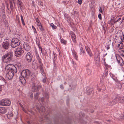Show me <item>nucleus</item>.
<instances>
[{
  "mask_svg": "<svg viewBox=\"0 0 124 124\" xmlns=\"http://www.w3.org/2000/svg\"><path fill=\"white\" fill-rule=\"evenodd\" d=\"M87 72L88 75H90L91 73V71L90 69H88L87 70Z\"/></svg>",
  "mask_w": 124,
  "mask_h": 124,
  "instance_id": "nucleus-43",
  "label": "nucleus"
},
{
  "mask_svg": "<svg viewBox=\"0 0 124 124\" xmlns=\"http://www.w3.org/2000/svg\"><path fill=\"white\" fill-rule=\"evenodd\" d=\"M53 53L54 55V57L53 58V62L54 64L55 63V60L57 59V55L54 51L53 52Z\"/></svg>",
  "mask_w": 124,
  "mask_h": 124,
  "instance_id": "nucleus-24",
  "label": "nucleus"
},
{
  "mask_svg": "<svg viewBox=\"0 0 124 124\" xmlns=\"http://www.w3.org/2000/svg\"><path fill=\"white\" fill-rule=\"evenodd\" d=\"M119 98H118V97H116L115 99H114L112 101V105H114L116 104L117 103V102L118 101V100H119Z\"/></svg>",
  "mask_w": 124,
  "mask_h": 124,
  "instance_id": "nucleus-23",
  "label": "nucleus"
},
{
  "mask_svg": "<svg viewBox=\"0 0 124 124\" xmlns=\"http://www.w3.org/2000/svg\"><path fill=\"white\" fill-rule=\"evenodd\" d=\"M100 57L99 55H98L96 58V59H95L96 60V63H98L99 62Z\"/></svg>",
  "mask_w": 124,
  "mask_h": 124,
  "instance_id": "nucleus-38",
  "label": "nucleus"
},
{
  "mask_svg": "<svg viewBox=\"0 0 124 124\" xmlns=\"http://www.w3.org/2000/svg\"><path fill=\"white\" fill-rule=\"evenodd\" d=\"M110 66L108 65H105L106 69L104 73V74L105 76H106L107 75L108 73V68H110Z\"/></svg>",
  "mask_w": 124,
  "mask_h": 124,
  "instance_id": "nucleus-22",
  "label": "nucleus"
},
{
  "mask_svg": "<svg viewBox=\"0 0 124 124\" xmlns=\"http://www.w3.org/2000/svg\"><path fill=\"white\" fill-rule=\"evenodd\" d=\"M40 30L41 31H43L44 30L43 28V27L42 25L39 26V27Z\"/></svg>",
  "mask_w": 124,
  "mask_h": 124,
  "instance_id": "nucleus-42",
  "label": "nucleus"
},
{
  "mask_svg": "<svg viewBox=\"0 0 124 124\" xmlns=\"http://www.w3.org/2000/svg\"><path fill=\"white\" fill-rule=\"evenodd\" d=\"M92 89H91V90H90V91H89L88 90H87V93H88V94H90L92 93Z\"/></svg>",
  "mask_w": 124,
  "mask_h": 124,
  "instance_id": "nucleus-49",
  "label": "nucleus"
},
{
  "mask_svg": "<svg viewBox=\"0 0 124 124\" xmlns=\"http://www.w3.org/2000/svg\"><path fill=\"white\" fill-rule=\"evenodd\" d=\"M22 109L26 113V112L25 109H24V108H23V107L22 108Z\"/></svg>",
  "mask_w": 124,
  "mask_h": 124,
  "instance_id": "nucleus-56",
  "label": "nucleus"
},
{
  "mask_svg": "<svg viewBox=\"0 0 124 124\" xmlns=\"http://www.w3.org/2000/svg\"><path fill=\"white\" fill-rule=\"evenodd\" d=\"M7 108L4 107H0V113L2 114L5 113L7 111Z\"/></svg>",
  "mask_w": 124,
  "mask_h": 124,
  "instance_id": "nucleus-19",
  "label": "nucleus"
},
{
  "mask_svg": "<svg viewBox=\"0 0 124 124\" xmlns=\"http://www.w3.org/2000/svg\"><path fill=\"white\" fill-rule=\"evenodd\" d=\"M39 95V94L38 93H36L34 95V98L35 99H38V96Z\"/></svg>",
  "mask_w": 124,
  "mask_h": 124,
  "instance_id": "nucleus-40",
  "label": "nucleus"
},
{
  "mask_svg": "<svg viewBox=\"0 0 124 124\" xmlns=\"http://www.w3.org/2000/svg\"><path fill=\"white\" fill-rule=\"evenodd\" d=\"M21 20L22 22V24L23 25H25V23L23 16L22 15H21Z\"/></svg>",
  "mask_w": 124,
  "mask_h": 124,
  "instance_id": "nucleus-33",
  "label": "nucleus"
},
{
  "mask_svg": "<svg viewBox=\"0 0 124 124\" xmlns=\"http://www.w3.org/2000/svg\"><path fill=\"white\" fill-rule=\"evenodd\" d=\"M14 72L13 70H12L8 71L6 74V78L8 80L11 79L14 75Z\"/></svg>",
  "mask_w": 124,
  "mask_h": 124,
  "instance_id": "nucleus-11",
  "label": "nucleus"
},
{
  "mask_svg": "<svg viewBox=\"0 0 124 124\" xmlns=\"http://www.w3.org/2000/svg\"><path fill=\"white\" fill-rule=\"evenodd\" d=\"M50 26L52 27V28L53 29H56L57 28V27L54 25L53 23H51L50 24Z\"/></svg>",
  "mask_w": 124,
  "mask_h": 124,
  "instance_id": "nucleus-35",
  "label": "nucleus"
},
{
  "mask_svg": "<svg viewBox=\"0 0 124 124\" xmlns=\"http://www.w3.org/2000/svg\"><path fill=\"white\" fill-rule=\"evenodd\" d=\"M21 43V41L18 39L16 38H13L11 42V46L13 48L19 45Z\"/></svg>",
  "mask_w": 124,
  "mask_h": 124,
  "instance_id": "nucleus-3",
  "label": "nucleus"
},
{
  "mask_svg": "<svg viewBox=\"0 0 124 124\" xmlns=\"http://www.w3.org/2000/svg\"><path fill=\"white\" fill-rule=\"evenodd\" d=\"M118 97V98H119V100L118 101H120V102L121 103H124V97H120L119 96Z\"/></svg>",
  "mask_w": 124,
  "mask_h": 124,
  "instance_id": "nucleus-28",
  "label": "nucleus"
},
{
  "mask_svg": "<svg viewBox=\"0 0 124 124\" xmlns=\"http://www.w3.org/2000/svg\"><path fill=\"white\" fill-rule=\"evenodd\" d=\"M36 56L39 65V69L42 74L44 73V70L43 68V64L41 62V60L37 53H36Z\"/></svg>",
  "mask_w": 124,
  "mask_h": 124,
  "instance_id": "nucleus-6",
  "label": "nucleus"
},
{
  "mask_svg": "<svg viewBox=\"0 0 124 124\" xmlns=\"http://www.w3.org/2000/svg\"><path fill=\"white\" fill-rule=\"evenodd\" d=\"M85 48L87 53L90 57H91L93 56V54L90 49L88 46H86Z\"/></svg>",
  "mask_w": 124,
  "mask_h": 124,
  "instance_id": "nucleus-18",
  "label": "nucleus"
},
{
  "mask_svg": "<svg viewBox=\"0 0 124 124\" xmlns=\"http://www.w3.org/2000/svg\"><path fill=\"white\" fill-rule=\"evenodd\" d=\"M32 67L34 69L36 70L38 68L37 62L36 60H34L32 62Z\"/></svg>",
  "mask_w": 124,
  "mask_h": 124,
  "instance_id": "nucleus-16",
  "label": "nucleus"
},
{
  "mask_svg": "<svg viewBox=\"0 0 124 124\" xmlns=\"http://www.w3.org/2000/svg\"><path fill=\"white\" fill-rule=\"evenodd\" d=\"M11 103L10 101L7 99H3L0 101V105L9 106Z\"/></svg>",
  "mask_w": 124,
  "mask_h": 124,
  "instance_id": "nucleus-7",
  "label": "nucleus"
},
{
  "mask_svg": "<svg viewBox=\"0 0 124 124\" xmlns=\"http://www.w3.org/2000/svg\"><path fill=\"white\" fill-rule=\"evenodd\" d=\"M116 57L118 64L120 66H123L124 65V62L123 59L118 55H116Z\"/></svg>",
  "mask_w": 124,
  "mask_h": 124,
  "instance_id": "nucleus-9",
  "label": "nucleus"
},
{
  "mask_svg": "<svg viewBox=\"0 0 124 124\" xmlns=\"http://www.w3.org/2000/svg\"><path fill=\"white\" fill-rule=\"evenodd\" d=\"M72 64H73V66H75L76 65V63L75 62H74L73 61H72Z\"/></svg>",
  "mask_w": 124,
  "mask_h": 124,
  "instance_id": "nucleus-54",
  "label": "nucleus"
},
{
  "mask_svg": "<svg viewBox=\"0 0 124 124\" xmlns=\"http://www.w3.org/2000/svg\"><path fill=\"white\" fill-rule=\"evenodd\" d=\"M41 53L42 54L44 55H45L46 54L45 52L43 50V51Z\"/></svg>",
  "mask_w": 124,
  "mask_h": 124,
  "instance_id": "nucleus-51",
  "label": "nucleus"
},
{
  "mask_svg": "<svg viewBox=\"0 0 124 124\" xmlns=\"http://www.w3.org/2000/svg\"><path fill=\"white\" fill-rule=\"evenodd\" d=\"M5 69L8 71L13 70L15 73H16L17 70L16 68L12 64H8L5 67Z\"/></svg>",
  "mask_w": 124,
  "mask_h": 124,
  "instance_id": "nucleus-4",
  "label": "nucleus"
},
{
  "mask_svg": "<svg viewBox=\"0 0 124 124\" xmlns=\"http://www.w3.org/2000/svg\"><path fill=\"white\" fill-rule=\"evenodd\" d=\"M36 108L40 113L42 112L43 113L45 111V108L43 106H41L40 109L39 107H36Z\"/></svg>",
  "mask_w": 124,
  "mask_h": 124,
  "instance_id": "nucleus-21",
  "label": "nucleus"
},
{
  "mask_svg": "<svg viewBox=\"0 0 124 124\" xmlns=\"http://www.w3.org/2000/svg\"><path fill=\"white\" fill-rule=\"evenodd\" d=\"M24 78H25L23 77V78L21 77H19V80L24 85H25L26 83V79Z\"/></svg>",
  "mask_w": 124,
  "mask_h": 124,
  "instance_id": "nucleus-20",
  "label": "nucleus"
},
{
  "mask_svg": "<svg viewBox=\"0 0 124 124\" xmlns=\"http://www.w3.org/2000/svg\"><path fill=\"white\" fill-rule=\"evenodd\" d=\"M31 97V98H33V96L32 95V94H31L30 95Z\"/></svg>",
  "mask_w": 124,
  "mask_h": 124,
  "instance_id": "nucleus-63",
  "label": "nucleus"
},
{
  "mask_svg": "<svg viewBox=\"0 0 124 124\" xmlns=\"http://www.w3.org/2000/svg\"><path fill=\"white\" fill-rule=\"evenodd\" d=\"M115 20H114L113 19H111V20L108 22V23L111 24H113L116 22H115Z\"/></svg>",
  "mask_w": 124,
  "mask_h": 124,
  "instance_id": "nucleus-34",
  "label": "nucleus"
},
{
  "mask_svg": "<svg viewBox=\"0 0 124 124\" xmlns=\"http://www.w3.org/2000/svg\"><path fill=\"white\" fill-rule=\"evenodd\" d=\"M9 2L10 8L11 10H13L14 9V7H13L12 2L10 0H9Z\"/></svg>",
  "mask_w": 124,
  "mask_h": 124,
  "instance_id": "nucleus-31",
  "label": "nucleus"
},
{
  "mask_svg": "<svg viewBox=\"0 0 124 124\" xmlns=\"http://www.w3.org/2000/svg\"><path fill=\"white\" fill-rule=\"evenodd\" d=\"M122 40L123 41L124 40V34L123 35Z\"/></svg>",
  "mask_w": 124,
  "mask_h": 124,
  "instance_id": "nucleus-55",
  "label": "nucleus"
},
{
  "mask_svg": "<svg viewBox=\"0 0 124 124\" xmlns=\"http://www.w3.org/2000/svg\"><path fill=\"white\" fill-rule=\"evenodd\" d=\"M59 53V55H60L61 52L60 50H59L58 51Z\"/></svg>",
  "mask_w": 124,
  "mask_h": 124,
  "instance_id": "nucleus-61",
  "label": "nucleus"
},
{
  "mask_svg": "<svg viewBox=\"0 0 124 124\" xmlns=\"http://www.w3.org/2000/svg\"><path fill=\"white\" fill-rule=\"evenodd\" d=\"M46 78L45 77L43 79L42 81L44 83H45L46 82Z\"/></svg>",
  "mask_w": 124,
  "mask_h": 124,
  "instance_id": "nucleus-44",
  "label": "nucleus"
},
{
  "mask_svg": "<svg viewBox=\"0 0 124 124\" xmlns=\"http://www.w3.org/2000/svg\"><path fill=\"white\" fill-rule=\"evenodd\" d=\"M32 28L33 30V31L35 34L37 33V32L35 28L34 27L33 25H32Z\"/></svg>",
  "mask_w": 124,
  "mask_h": 124,
  "instance_id": "nucleus-39",
  "label": "nucleus"
},
{
  "mask_svg": "<svg viewBox=\"0 0 124 124\" xmlns=\"http://www.w3.org/2000/svg\"><path fill=\"white\" fill-rule=\"evenodd\" d=\"M9 44L8 41L3 42L2 44V47L4 49H7L9 48Z\"/></svg>",
  "mask_w": 124,
  "mask_h": 124,
  "instance_id": "nucleus-15",
  "label": "nucleus"
},
{
  "mask_svg": "<svg viewBox=\"0 0 124 124\" xmlns=\"http://www.w3.org/2000/svg\"><path fill=\"white\" fill-rule=\"evenodd\" d=\"M16 19L17 20H18L19 22H20L19 19L17 16H16Z\"/></svg>",
  "mask_w": 124,
  "mask_h": 124,
  "instance_id": "nucleus-52",
  "label": "nucleus"
},
{
  "mask_svg": "<svg viewBox=\"0 0 124 124\" xmlns=\"http://www.w3.org/2000/svg\"><path fill=\"white\" fill-rule=\"evenodd\" d=\"M13 54L11 52H9L4 55L2 57V62L4 63H8L12 61V57Z\"/></svg>",
  "mask_w": 124,
  "mask_h": 124,
  "instance_id": "nucleus-1",
  "label": "nucleus"
},
{
  "mask_svg": "<svg viewBox=\"0 0 124 124\" xmlns=\"http://www.w3.org/2000/svg\"><path fill=\"white\" fill-rule=\"evenodd\" d=\"M117 46L119 49V50H121L123 49L124 45L122 43H121L118 45Z\"/></svg>",
  "mask_w": 124,
  "mask_h": 124,
  "instance_id": "nucleus-25",
  "label": "nucleus"
},
{
  "mask_svg": "<svg viewBox=\"0 0 124 124\" xmlns=\"http://www.w3.org/2000/svg\"><path fill=\"white\" fill-rule=\"evenodd\" d=\"M118 52L120 53V55L124 58V51L122 49L119 50Z\"/></svg>",
  "mask_w": 124,
  "mask_h": 124,
  "instance_id": "nucleus-27",
  "label": "nucleus"
},
{
  "mask_svg": "<svg viewBox=\"0 0 124 124\" xmlns=\"http://www.w3.org/2000/svg\"><path fill=\"white\" fill-rule=\"evenodd\" d=\"M60 87L62 89H64V87L62 85H60Z\"/></svg>",
  "mask_w": 124,
  "mask_h": 124,
  "instance_id": "nucleus-50",
  "label": "nucleus"
},
{
  "mask_svg": "<svg viewBox=\"0 0 124 124\" xmlns=\"http://www.w3.org/2000/svg\"><path fill=\"white\" fill-rule=\"evenodd\" d=\"M30 72V71L29 70L27 69L22 71L21 75L23 77L28 78H29Z\"/></svg>",
  "mask_w": 124,
  "mask_h": 124,
  "instance_id": "nucleus-8",
  "label": "nucleus"
},
{
  "mask_svg": "<svg viewBox=\"0 0 124 124\" xmlns=\"http://www.w3.org/2000/svg\"><path fill=\"white\" fill-rule=\"evenodd\" d=\"M79 47L80 50L81 51V52L83 53H85V51H84L83 50V47H82V45L81 44H79Z\"/></svg>",
  "mask_w": 124,
  "mask_h": 124,
  "instance_id": "nucleus-29",
  "label": "nucleus"
},
{
  "mask_svg": "<svg viewBox=\"0 0 124 124\" xmlns=\"http://www.w3.org/2000/svg\"><path fill=\"white\" fill-rule=\"evenodd\" d=\"M2 87L1 86H0V92L2 91Z\"/></svg>",
  "mask_w": 124,
  "mask_h": 124,
  "instance_id": "nucleus-59",
  "label": "nucleus"
},
{
  "mask_svg": "<svg viewBox=\"0 0 124 124\" xmlns=\"http://www.w3.org/2000/svg\"><path fill=\"white\" fill-rule=\"evenodd\" d=\"M82 0H78V3L80 5L82 3Z\"/></svg>",
  "mask_w": 124,
  "mask_h": 124,
  "instance_id": "nucleus-47",
  "label": "nucleus"
},
{
  "mask_svg": "<svg viewBox=\"0 0 124 124\" xmlns=\"http://www.w3.org/2000/svg\"><path fill=\"white\" fill-rule=\"evenodd\" d=\"M122 36L123 33L119 31L116 33L115 40L116 43L119 44L122 42Z\"/></svg>",
  "mask_w": 124,
  "mask_h": 124,
  "instance_id": "nucleus-2",
  "label": "nucleus"
},
{
  "mask_svg": "<svg viewBox=\"0 0 124 124\" xmlns=\"http://www.w3.org/2000/svg\"><path fill=\"white\" fill-rule=\"evenodd\" d=\"M13 3L14 4V5L15 6V4H16V1H13Z\"/></svg>",
  "mask_w": 124,
  "mask_h": 124,
  "instance_id": "nucleus-60",
  "label": "nucleus"
},
{
  "mask_svg": "<svg viewBox=\"0 0 124 124\" xmlns=\"http://www.w3.org/2000/svg\"><path fill=\"white\" fill-rule=\"evenodd\" d=\"M124 20V17L122 18V20L121 21V23L123 22Z\"/></svg>",
  "mask_w": 124,
  "mask_h": 124,
  "instance_id": "nucleus-62",
  "label": "nucleus"
},
{
  "mask_svg": "<svg viewBox=\"0 0 124 124\" xmlns=\"http://www.w3.org/2000/svg\"><path fill=\"white\" fill-rule=\"evenodd\" d=\"M37 44L38 45V47L39 48V49L40 50L41 49H42L41 46H40V42L39 41L38 42H37Z\"/></svg>",
  "mask_w": 124,
  "mask_h": 124,
  "instance_id": "nucleus-41",
  "label": "nucleus"
},
{
  "mask_svg": "<svg viewBox=\"0 0 124 124\" xmlns=\"http://www.w3.org/2000/svg\"><path fill=\"white\" fill-rule=\"evenodd\" d=\"M2 80L4 82H5V79H4V78H2Z\"/></svg>",
  "mask_w": 124,
  "mask_h": 124,
  "instance_id": "nucleus-64",
  "label": "nucleus"
},
{
  "mask_svg": "<svg viewBox=\"0 0 124 124\" xmlns=\"http://www.w3.org/2000/svg\"><path fill=\"white\" fill-rule=\"evenodd\" d=\"M24 51L21 47L18 48L16 51H15V55L16 57L22 55Z\"/></svg>",
  "mask_w": 124,
  "mask_h": 124,
  "instance_id": "nucleus-10",
  "label": "nucleus"
},
{
  "mask_svg": "<svg viewBox=\"0 0 124 124\" xmlns=\"http://www.w3.org/2000/svg\"><path fill=\"white\" fill-rule=\"evenodd\" d=\"M44 98H42L41 99L40 101H41V102H43L44 101Z\"/></svg>",
  "mask_w": 124,
  "mask_h": 124,
  "instance_id": "nucleus-53",
  "label": "nucleus"
},
{
  "mask_svg": "<svg viewBox=\"0 0 124 124\" xmlns=\"http://www.w3.org/2000/svg\"><path fill=\"white\" fill-rule=\"evenodd\" d=\"M121 18H119L117 20H116V19H115V22H118L119 21H120L121 20Z\"/></svg>",
  "mask_w": 124,
  "mask_h": 124,
  "instance_id": "nucleus-46",
  "label": "nucleus"
},
{
  "mask_svg": "<svg viewBox=\"0 0 124 124\" xmlns=\"http://www.w3.org/2000/svg\"><path fill=\"white\" fill-rule=\"evenodd\" d=\"M36 21L37 22V24L38 27L42 25L40 22L38 20V19H36Z\"/></svg>",
  "mask_w": 124,
  "mask_h": 124,
  "instance_id": "nucleus-37",
  "label": "nucleus"
},
{
  "mask_svg": "<svg viewBox=\"0 0 124 124\" xmlns=\"http://www.w3.org/2000/svg\"><path fill=\"white\" fill-rule=\"evenodd\" d=\"M16 3L18 8L21 10L23 8V4L21 0H16Z\"/></svg>",
  "mask_w": 124,
  "mask_h": 124,
  "instance_id": "nucleus-13",
  "label": "nucleus"
},
{
  "mask_svg": "<svg viewBox=\"0 0 124 124\" xmlns=\"http://www.w3.org/2000/svg\"><path fill=\"white\" fill-rule=\"evenodd\" d=\"M106 48H107V50H108V49H109L110 48V47L108 46H107Z\"/></svg>",
  "mask_w": 124,
  "mask_h": 124,
  "instance_id": "nucleus-58",
  "label": "nucleus"
},
{
  "mask_svg": "<svg viewBox=\"0 0 124 124\" xmlns=\"http://www.w3.org/2000/svg\"><path fill=\"white\" fill-rule=\"evenodd\" d=\"M23 47L27 51L29 50L30 48V46L29 45V44L28 43H24L23 45Z\"/></svg>",
  "mask_w": 124,
  "mask_h": 124,
  "instance_id": "nucleus-17",
  "label": "nucleus"
},
{
  "mask_svg": "<svg viewBox=\"0 0 124 124\" xmlns=\"http://www.w3.org/2000/svg\"><path fill=\"white\" fill-rule=\"evenodd\" d=\"M46 97L47 99H48L49 98V95L48 94H47Z\"/></svg>",
  "mask_w": 124,
  "mask_h": 124,
  "instance_id": "nucleus-57",
  "label": "nucleus"
},
{
  "mask_svg": "<svg viewBox=\"0 0 124 124\" xmlns=\"http://www.w3.org/2000/svg\"><path fill=\"white\" fill-rule=\"evenodd\" d=\"M112 79L113 80L115 81L121 87V84L120 83H119V82L118 81V80L117 79V78L116 77H112Z\"/></svg>",
  "mask_w": 124,
  "mask_h": 124,
  "instance_id": "nucleus-26",
  "label": "nucleus"
},
{
  "mask_svg": "<svg viewBox=\"0 0 124 124\" xmlns=\"http://www.w3.org/2000/svg\"><path fill=\"white\" fill-rule=\"evenodd\" d=\"M99 11H100L101 13L102 14L103 13V11H102V8L101 7H100V8L99 9Z\"/></svg>",
  "mask_w": 124,
  "mask_h": 124,
  "instance_id": "nucleus-48",
  "label": "nucleus"
},
{
  "mask_svg": "<svg viewBox=\"0 0 124 124\" xmlns=\"http://www.w3.org/2000/svg\"><path fill=\"white\" fill-rule=\"evenodd\" d=\"M73 56L74 58L77 60H78V56L76 53H74L73 54Z\"/></svg>",
  "mask_w": 124,
  "mask_h": 124,
  "instance_id": "nucleus-36",
  "label": "nucleus"
},
{
  "mask_svg": "<svg viewBox=\"0 0 124 124\" xmlns=\"http://www.w3.org/2000/svg\"><path fill=\"white\" fill-rule=\"evenodd\" d=\"M70 32V35L72 41L75 43H76V35L74 32L71 31Z\"/></svg>",
  "mask_w": 124,
  "mask_h": 124,
  "instance_id": "nucleus-14",
  "label": "nucleus"
},
{
  "mask_svg": "<svg viewBox=\"0 0 124 124\" xmlns=\"http://www.w3.org/2000/svg\"><path fill=\"white\" fill-rule=\"evenodd\" d=\"M60 39L61 42L62 44L64 45H66V44L67 41L66 40H65L62 39H61V38H60Z\"/></svg>",
  "mask_w": 124,
  "mask_h": 124,
  "instance_id": "nucleus-32",
  "label": "nucleus"
},
{
  "mask_svg": "<svg viewBox=\"0 0 124 124\" xmlns=\"http://www.w3.org/2000/svg\"><path fill=\"white\" fill-rule=\"evenodd\" d=\"M13 115L11 112H9L8 113V115L7 117L8 119H11V117L13 116Z\"/></svg>",
  "mask_w": 124,
  "mask_h": 124,
  "instance_id": "nucleus-30",
  "label": "nucleus"
},
{
  "mask_svg": "<svg viewBox=\"0 0 124 124\" xmlns=\"http://www.w3.org/2000/svg\"><path fill=\"white\" fill-rule=\"evenodd\" d=\"M41 87V84H40L37 85L36 84L33 83L31 86V90L33 92H36L37 91H39Z\"/></svg>",
  "mask_w": 124,
  "mask_h": 124,
  "instance_id": "nucleus-5",
  "label": "nucleus"
},
{
  "mask_svg": "<svg viewBox=\"0 0 124 124\" xmlns=\"http://www.w3.org/2000/svg\"><path fill=\"white\" fill-rule=\"evenodd\" d=\"M98 17L100 20L102 19L101 16V14H99L98 15Z\"/></svg>",
  "mask_w": 124,
  "mask_h": 124,
  "instance_id": "nucleus-45",
  "label": "nucleus"
},
{
  "mask_svg": "<svg viewBox=\"0 0 124 124\" xmlns=\"http://www.w3.org/2000/svg\"><path fill=\"white\" fill-rule=\"evenodd\" d=\"M33 56L30 52H28L25 55V59L28 62L30 63L32 61Z\"/></svg>",
  "mask_w": 124,
  "mask_h": 124,
  "instance_id": "nucleus-12",
  "label": "nucleus"
}]
</instances>
